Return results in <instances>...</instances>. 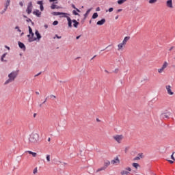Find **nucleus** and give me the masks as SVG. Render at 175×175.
I'll use <instances>...</instances> for the list:
<instances>
[{
	"label": "nucleus",
	"instance_id": "obj_52",
	"mask_svg": "<svg viewBox=\"0 0 175 175\" xmlns=\"http://www.w3.org/2000/svg\"><path fill=\"white\" fill-rule=\"evenodd\" d=\"M81 37V35L78 36L76 37V39H77V40H79V39H80Z\"/></svg>",
	"mask_w": 175,
	"mask_h": 175
},
{
	"label": "nucleus",
	"instance_id": "obj_64",
	"mask_svg": "<svg viewBox=\"0 0 175 175\" xmlns=\"http://www.w3.org/2000/svg\"><path fill=\"white\" fill-rule=\"evenodd\" d=\"M24 18H28V17L25 15H23Z\"/></svg>",
	"mask_w": 175,
	"mask_h": 175
},
{
	"label": "nucleus",
	"instance_id": "obj_55",
	"mask_svg": "<svg viewBox=\"0 0 175 175\" xmlns=\"http://www.w3.org/2000/svg\"><path fill=\"white\" fill-rule=\"evenodd\" d=\"M30 35H31V38H33V36H34L33 33H31Z\"/></svg>",
	"mask_w": 175,
	"mask_h": 175
},
{
	"label": "nucleus",
	"instance_id": "obj_9",
	"mask_svg": "<svg viewBox=\"0 0 175 175\" xmlns=\"http://www.w3.org/2000/svg\"><path fill=\"white\" fill-rule=\"evenodd\" d=\"M166 5L167 8H170V9H173V1L172 0L167 1Z\"/></svg>",
	"mask_w": 175,
	"mask_h": 175
},
{
	"label": "nucleus",
	"instance_id": "obj_6",
	"mask_svg": "<svg viewBox=\"0 0 175 175\" xmlns=\"http://www.w3.org/2000/svg\"><path fill=\"white\" fill-rule=\"evenodd\" d=\"M170 116V112H164L161 114L160 117L163 120H167L169 119Z\"/></svg>",
	"mask_w": 175,
	"mask_h": 175
},
{
	"label": "nucleus",
	"instance_id": "obj_46",
	"mask_svg": "<svg viewBox=\"0 0 175 175\" xmlns=\"http://www.w3.org/2000/svg\"><path fill=\"white\" fill-rule=\"evenodd\" d=\"M7 54H8L7 53L3 54L2 56H1V58H5V57H6Z\"/></svg>",
	"mask_w": 175,
	"mask_h": 175
},
{
	"label": "nucleus",
	"instance_id": "obj_59",
	"mask_svg": "<svg viewBox=\"0 0 175 175\" xmlns=\"http://www.w3.org/2000/svg\"><path fill=\"white\" fill-rule=\"evenodd\" d=\"M1 61L2 62H3L5 60L3 59V57H1Z\"/></svg>",
	"mask_w": 175,
	"mask_h": 175
},
{
	"label": "nucleus",
	"instance_id": "obj_33",
	"mask_svg": "<svg viewBox=\"0 0 175 175\" xmlns=\"http://www.w3.org/2000/svg\"><path fill=\"white\" fill-rule=\"evenodd\" d=\"M55 8H57V5L55 4H52L51 6V9H52V10L55 9Z\"/></svg>",
	"mask_w": 175,
	"mask_h": 175
},
{
	"label": "nucleus",
	"instance_id": "obj_60",
	"mask_svg": "<svg viewBox=\"0 0 175 175\" xmlns=\"http://www.w3.org/2000/svg\"><path fill=\"white\" fill-rule=\"evenodd\" d=\"M55 1H57V0H49V2H55Z\"/></svg>",
	"mask_w": 175,
	"mask_h": 175
},
{
	"label": "nucleus",
	"instance_id": "obj_26",
	"mask_svg": "<svg viewBox=\"0 0 175 175\" xmlns=\"http://www.w3.org/2000/svg\"><path fill=\"white\" fill-rule=\"evenodd\" d=\"M72 8L73 9H75L78 12V13H80V12H81L80 10H79V8H77L76 5H75V4H72Z\"/></svg>",
	"mask_w": 175,
	"mask_h": 175
},
{
	"label": "nucleus",
	"instance_id": "obj_31",
	"mask_svg": "<svg viewBox=\"0 0 175 175\" xmlns=\"http://www.w3.org/2000/svg\"><path fill=\"white\" fill-rule=\"evenodd\" d=\"M72 14H74L75 16H80V14L77 13L76 10L72 11Z\"/></svg>",
	"mask_w": 175,
	"mask_h": 175
},
{
	"label": "nucleus",
	"instance_id": "obj_20",
	"mask_svg": "<svg viewBox=\"0 0 175 175\" xmlns=\"http://www.w3.org/2000/svg\"><path fill=\"white\" fill-rule=\"evenodd\" d=\"M36 36H37V38L38 40H40L42 38V36H40V33H39V31L36 30V32H35Z\"/></svg>",
	"mask_w": 175,
	"mask_h": 175
},
{
	"label": "nucleus",
	"instance_id": "obj_1",
	"mask_svg": "<svg viewBox=\"0 0 175 175\" xmlns=\"http://www.w3.org/2000/svg\"><path fill=\"white\" fill-rule=\"evenodd\" d=\"M17 76H18V70L12 72L10 74L8 75L9 79L5 82L4 84H9V83L14 81Z\"/></svg>",
	"mask_w": 175,
	"mask_h": 175
},
{
	"label": "nucleus",
	"instance_id": "obj_45",
	"mask_svg": "<svg viewBox=\"0 0 175 175\" xmlns=\"http://www.w3.org/2000/svg\"><path fill=\"white\" fill-rule=\"evenodd\" d=\"M113 10H114V9H113V8H110L108 10V11H109V12H113Z\"/></svg>",
	"mask_w": 175,
	"mask_h": 175
},
{
	"label": "nucleus",
	"instance_id": "obj_11",
	"mask_svg": "<svg viewBox=\"0 0 175 175\" xmlns=\"http://www.w3.org/2000/svg\"><path fill=\"white\" fill-rule=\"evenodd\" d=\"M124 46H125L122 42V43H120L118 45V51H122L124 50Z\"/></svg>",
	"mask_w": 175,
	"mask_h": 175
},
{
	"label": "nucleus",
	"instance_id": "obj_54",
	"mask_svg": "<svg viewBox=\"0 0 175 175\" xmlns=\"http://www.w3.org/2000/svg\"><path fill=\"white\" fill-rule=\"evenodd\" d=\"M96 12H99V10H100V8L99 7H98L96 9Z\"/></svg>",
	"mask_w": 175,
	"mask_h": 175
},
{
	"label": "nucleus",
	"instance_id": "obj_2",
	"mask_svg": "<svg viewBox=\"0 0 175 175\" xmlns=\"http://www.w3.org/2000/svg\"><path fill=\"white\" fill-rule=\"evenodd\" d=\"M39 142V134L37 133H32L30 135L29 143L30 144H36Z\"/></svg>",
	"mask_w": 175,
	"mask_h": 175
},
{
	"label": "nucleus",
	"instance_id": "obj_14",
	"mask_svg": "<svg viewBox=\"0 0 175 175\" xmlns=\"http://www.w3.org/2000/svg\"><path fill=\"white\" fill-rule=\"evenodd\" d=\"M26 152H28V154H30V155H32L33 158H36V157L38 156V154L36 152H33L31 150H27L26 151Z\"/></svg>",
	"mask_w": 175,
	"mask_h": 175
},
{
	"label": "nucleus",
	"instance_id": "obj_37",
	"mask_svg": "<svg viewBox=\"0 0 175 175\" xmlns=\"http://www.w3.org/2000/svg\"><path fill=\"white\" fill-rule=\"evenodd\" d=\"M40 9L41 12H43V10H44V7H43V5H40Z\"/></svg>",
	"mask_w": 175,
	"mask_h": 175
},
{
	"label": "nucleus",
	"instance_id": "obj_15",
	"mask_svg": "<svg viewBox=\"0 0 175 175\" xmlns=\"http://www.w3.org/2000/svg\"><path fill=\"white\" fill-rule=\"evenodd\" d=\"M111 163L112 165H115V163H120V159H118V157H116L115 159H113L111 161Z\"/></svg>",
	"mask_w": 175,
	"mask_h": 175
},
{
	"label": "nucleus",
	"instance_id": "obj_17",
	"mask_svg": "<svg viewBox=\"0 0 175 175\" xmlns=\"http://www.w3.org/2000/svg\"><path fill=\"white\" fill-rule=\"evenodd\" d=\"M27 38H29V42H35V40H36V38H32L31 37V34L29 33V35H27Z\"/></svg>",
	"mask_w": 175,
	"mask_h": 175
},
{
	"label": "nucleus",
	"instance_id": "obj_24",
	"mask_svg": "<svg viewBox=\"0 0 175 175\" xmlns=\"http://www.w3.org/2000/svg\"><path fill=\"white\" fill-rule=\"evenodd\" d=\"M90 12H91V9L88 10L87 12H86V13L84 14L85 18L86 17H88V14H90Z\"/></svg>",
	"mask_w": 175,
	"mask_h": 175
},
{
	"label": "nucleus",
	"instance_id": "obj_61",
	"mask_svg": "<svg viewBox=\"0 0 175 175\" xmlns=\"http://www.w3.org/2000/svg\"><path fill=\"white\" fill-rule=\"evenodd\" d=\"M105 73H108V74L110 73L109 72L107 71V70H105Z\"/></svg>",
	"mask_w": 175,
	"mask_h": 175
},
{
	"label": "nucleus",
	"instance_id": "obj_58",
	"mask_svg": "<svg viewBox=\"0 0 175 175\" xmlns=\"http://www.w3.org/2000/svg\"><path fill=\"white\" fill-rule=\"evenodd\" d=\"M44 28H46V29L49 28V25H44Z\"/></svg>",
	"mask_w": 175,
	"mask_h": 175
},
{
	"label": "nucleus",
	"instance_id": "obj_36",
	"mask_svg": "<svg viewBox=\"0 0 175 175\" xmlns=\"http://www.w3.org/2000/svg\"><path fill=\"white\" fill-rule=\"evenodd\" d=\"M28 28H29V33L30 34L32 33H33V32H32V28H31V26H29Z\"/></svg>",
	"mask_w": 175,
	"mask_h": 175
},
{
	"label": "nucleus",
	"instance_id": "obj_62",
	"mask_svg": "<svg viewBox=\"0 0 175 175\" xmlns=\"http://www.w3.org/2000/svg\"><path fill=\"white\" fill-rule=\"evenodd\" d=\"M45 102H47V98H45V100L43 102V103H44Z\"/></svg>",
	"mask_w": 175,
	"mask_h": 175
},
{
	"label": "nucleus",
	"instance_id": "obj_53",
	"mask_svg": "<svg viewBox=\"0 0 175 175\" xmlns=\"http://www.w3.org/2000/svg\"><path fill=\"white\" fill-rule=\"evenodd\" d=\"M173 49H174V46H172L170 49L169 51H172L173 50Z\"/></svg>",
	"mask_w": 175,
	"mask_h": 175
},
{
	"label": "nucleus",
	"instance_id": "obj_22",
	"mask_svg": "<svg viewBox=\"0 0 175 175\" xmlns=\"http://www.w3.org/2000/svg\"><path fill=\"white\" fill-rule=\"evenodd\" d=\"M132 166L135 167V169H137V167H140V165L137 163H133Z\"/></svg>",
	"mask_w": 175,
	"mask_h": 175
},
{
	"label": "nucleus",
	"instance_id": "obj_39",
	"mask_svg": "<svg viewBox=\"0 0 175 175\" xmlns=\"http://www.w3.org/2000/svg\"><path fill=\"white\" fill-rule=\"evenodd\" d=\"M157 2V0H149V3H155Z\"/></svg>",
	"mask_w": 175,
	"mask_h": 175
},
{
	"label": "nucleus",
	"instance_id": "obj_56",
	"mask_svg": "<svg viewBox=\"0 0 175 175\" xmlns=\"http://www.w3.org/2000/svg\"><path fill=\"white\" fill-rule=\"evenodd\" d=\"M55 36L57 39H61V36H58V35H55Z\"/></svg>",
	"mask_w": 175,
	"mask_h": 175
},
{
	"label": "nucleus",
	"instance_id": "obj_29",
	"mask_svg": "<svg viewBox=\"0 0 175 175\" xmlns=\"http://www.w3.org/2000/svg\"><path fill=\"white\" fill-rule=\"evenodd\" d=\"M109 165H110V161H107L105 163L104 167H107V166H109Z\"/></svg>",
	"mask_w": 175,
	"mask_h": 175
},
{
	"label": "nucleus",
	"instance_id": "obj_25",
	"mask_svg": "<svg viewBox=\"0 0 175 175\" xmlns=\"http://www.w3.org/2000/svg\"><path fill=\"white\" fill-rule=\"evenodd\" d=\"M9 5H10V0H7L6 8L4 9V12H6V10L8 9V6H9Z\"/></svg>",
	"mask_w": 175,
	"mask_h": 175
},
{
	"label": "nucleus",
	"instance_id": "obj_63",
	"mask_svg": "<svg viewBox=\"0 0 175 175\" xmlns=\"http://www.w3.org/2000/svg\"><path fill=\"white\" fill-rule=\"evenodd\" d=\"M96 57V55H94L92 59H91V61H92V59H94V58H95Z\"/></svg>",
	"mask_w": 175,
	"mask_h": 175
},
{
	"label": "nucleus",
	"instance_id": "obj_42",
	"mask_svg": "<svg viewBox=\"0 0 175 175\" xmlns=\"http://www.w3.org/2000/svg\"><path fill=\"white\" fill-rule=\"evenodd\" d=\"M113 72L117 74L118 72H120V69L116 68Z\"/></svg>",
	"mask_w": 175,
	"mask_h": 175
},
{
	"label": "nucleus",
	"instance_id": "obj_48",
	"mask_svg": "<svg viewBox=\"0 0 175 175\" xmlns=\"http://www.w3.org/2000/svg\"><path fill=\"white\" fill-rule=\"evenodd\" d=\"M50 97H51V98H54V99H55V98H57L55 96H54V95H53V94H51V95L50 96Z\"/></svg>",
	"mask_w": 175,
	"mask_h": 175
},
{
	"label": "nucleus",
	"instance_id": "obj_23",
	"mask_svg": "<svg viewBox=\"0 0 175 175\" xmlns=\"http://www.w3.org/2000/svg\"><path fill=\"white\" fill-rule=\"evenodd\" d=\"M167 65H168V64L167 63V62H164V63H163V64L161 68L163 69H166V68H167Z\"/></svg>",
	"mask_w": 175,
	"mask_h": 175
},
{
	"label": "nucleus",
	"instance_id": "obj_3",
	"mask_svg": "<svg viewBox=\"0 0 175 175\" xmlns=\"http://www.w3.org/2000/svg\"><path fill=\"white\" fill-rule=\"evenodd\" d=\"M113 139L118 143V144H121V142L124 139V135H116L113 136Z\"/></svg>",
	"mask_w": 175,
	"mask_h": 175
},
{
	"label": "nucleus",
	"instance_id": "obj_43",
	"mask_svg": "<svg viewBox=\"0 0 175 175\" xmlns=\"http://www.w3.org/2000/svg\"><path fill=\"white\" fill-rule=\"evenodd\" d=\"M26 21H27V23H32V20H31V18H27Z\"/></svg>",
	"mask_w": 175,
	"mask_h": 175
},
{
	"label": "nucleus",
	"instance_id": "obj_7",
	"mask_svg": "<svg viewBox=\"0 0 175 175\" xmlns=\"http://www.w3.org/2000/svg\"><path fill=\"white\" fill-rule=\"evenodd\" d=\"M168 95H174V92H172V86L167 85L165 86Z\"/></svg>",
	"mask_w": 175,
	"mask_h": 175
},
{
	"label": "nucleus",
	"instance_id": "obj_47",
	"mask_svg": "<svg viewBox=\"0 0 175 175\" xmlns=\"http://www.w3.org/2000/svg\"><path fill=\"white\" fill-rule=\"evenodd\" d=\"M168 162H170V163H174V161H172V160H167Z\"/></svg>",
	"mask_w": 175,
	"mask_h": 175
},
{
	"label": "nucleus",
	"instance_id": "obj_32",
	"mask_svg": "<svg viewBox=\"0 0 175 175\" xmlns=\"http://www.w3.org/2000/svg\"><path fill=\"white\" fill-rule=\"evenodd\" d=\"M157 70H158L159 73H162V72H163V70H165V69L161 67V68H159Z\"/></svg>",
	"mask_w": 175,
	"mask_h": 175
},
{
	"label": "nucleus",
	"instance_id": "obj_38",
	"mask_svg": "<svg viewBox=\"0 0 175 175\" xmlns=\"http://www.w3.org/2000/svg\"><path fill=\"white\" fill-rule=\"evenodd\" d=\"M46 161L47 162H50V154L46 155Z\"/></svg>",
	"mask_w": 175,
	"mask_h": 175
},
{
	"label": "nucleus",
	"instance_id": "obj_28",
	"mask_svg": "<svg viewBox=\"0 0 175 175\" xmlns=\"http://www.w3.org/2000/svg\"><path fill=\"white\" fill-rule=\"evenodd\" d=\"M92 18H93V19L98 18V14L96 12L94 13Z\"/></svg>",
	"mask_w": 175,
	"mask_h": 175
},
{
	"label": "nucleus",
	"instance_id": "obj_27",
	"mask_svg": "<svg viewBox=\"0 0 175 175\" xmlns=\"http://www.w3.org/2000/svg\"><path fill=\"white\" fill-rule=\"evenodd\" d=\"M125 1H126V0H118V5H122V3H124Z\"/></svg>",
	"mask_w": 175,
	"mask_h": 175
},
{
	"label": "nucleus",
	"instance_id": "obj_5",
	"mask_svg": "<svg viewBox=\"0 0 175 175\" xmlns=\"http://www.w3.org/2000/svg\"><path fill=\"white\" fill-rule=\"evenodd\" d=\"M32 8H33L32 3H31V1H30L28 3L27 8V10H26V12H27V14H31L32 13Z\"/></svg>",
	"mask_w": 175,
	"mask_h": 175
},
{
	"label": "nucleus",
	"instance_id": "obj_16",
	"mask_svg": "<svg viewBox=\"0 0 175 175\" xmlns=\"http://www.w3.org/2000/svg\"><path fill=\"white\" fill-rule=\"evenodd\" d=\"M140 158H143V153L138 154V157L133 159V161H140Z\"/></svg>",
	"mask_w": 175,
	"mask_h": 175
},
{
	"label": "nucleus",
	"instance_id": "obj_13",
	"mask_svg": "<svg viewBox=\"0 0 175 175\" xmlns=\"http://www.w3.org/2000/svg\"><path fill=\"white\" fill-rule=\"evenodd\" d=\"M129 39H131L130 36H126L123 41L122 42V43L125 46V44H126V43L128 42V40H129Z\"/></svg>",
	"mask_w": 175,
	"mask_h": 175
},
{
	"label": "nucleus",
	"instance_id": "obj_41",
	"mask_svg": "<svg viewBox=\"0 0 175 175\" xmlns=\"http://www.w3.org/2000/svg\"><path fill=\"white\" fill-rule=\"evenodd\" d=\"M53 25H58V21H55L53 23Z\"/></svg>",
	"mask_w": 175,
	"mask_h": 175
},
{
	"label": "nucleus",
	"instance_id": "obj_19",
	"mask_svg": "<svg viewBox=\"0 0 175 175\" xmlns=\"http://www.w3.org/2000/svg\"><path fill=\"white\" fill-rule=\"evenodd\" d=\"M67 17V21L68 22V27L70 28H72V19H70V17L66 16Z\"/></svg>",
	"mask_w": 175,
	"mask_h": 175
},
{
	"label": "nucleus",
	"instance_id": "obj_10",
	"mask_svg": "<svg viewBox=\"0 0 175 175\" xmlns=\"http://www.w3.org/2000/svg\"><path fill=\"white\" fill-rule=\"evenodd\" d=\"M52 14H53V16H61V15H62V16H66V14H66V13H65V12H53L52 13Z\"/></svg>",
	"mask_w": 175,
	"mask_h": 175
},
{
	"label": "nucleus",
	"instance_id": "obj_50",
	"mask_svg": "<svg viewBox=\"0 0 175 175\" xmlns=\"http://www.w3.org/2000/svg\"><path fill=\"white\" fill-rule=\"evenodd\" d=\"M40 75H42V72H39L38 74L36 75H35V77H38V76H40Z\"/></svg>",
	"mask_w": 175,
	"mask_h": 175
},
{
	"label": "nucleus",
	"instance_id": "obj_57",
	"mask_svg": "<svg viewBox=\"0 0 175 175\" xmlns=\"http://www.w3.org/2000/svg\"><path fill=\"white\" fill-rule=\"evenodd\" d=\"M19 5H21V6H24V4L21 1L19 3Z\"/></svg>",
	"mask_w": 175,
	"mask_h": 175
},
{
	"label": "nucleus",
	"instance_id": "obj_21",
	"mask_svg": "<svg viewBox=\"0 0 175 175\" xmlns=\"http://www.w3.org/2000/svg\"><path fill=\"white\" fill-rule=\"evenodd\" d=\"M72 22L74 23L73 27H75V28H77L79 24V22H77V21H76L75 19H73Z\"/></svg>",
	"mask_w": 175,
	"mask_h": 175
},
{
	"label": "nucleus",
	"instance_id": "obj_35",
	"mask_svg": "<svg viewBox=\"0 0 175 175\" xmlns=\"http://www.w3.org/2000/svg\"><path fill=\"white\" fill-rule=\"evenodd\" d=\"M174 152H172V154L171 155V159H172L173 161H175V159H174Z\"/></svg>",
	"mask_w": 175,
	"mask_h": 175
},
{
	"label": "nucleus",
	"instance_id": "obj_30",
	"mask_svg": "<svg viewBox=\"0 0 175 175\" xmlns=\"http://www.w3.org/2000/svg\"><path fill=\"white\" fill-rule=\"evenodd\" d=\"M106 169V167L103 166L101 168H99L97 170V172H102V170H105Z\"/></svg>",
	"mask_w": 175,
	"mask_h": 175
},
{
	"label": "nucleus",
	"instance_id": "obj_4",
	"mask_svg": "<svg viewBox=\"0 0 175 175\" xmlns=\"http://www.w3.org/2000/svg\"><path fill=\"white\" fill-rule=\"evenodd\" d=\"M132 172V168H131L130 167H127L125 168V170H122L120 172V174L121 175H129L131 174V172Z\"/></svg>",
	"mask_w": 175,
	"mask_h": 175
},
{
	"label": "nucleus",
	"instance_id": "obj_18",
	"mask_svg": "<svg viewBox=\"0 0 175 175\" xmlns=\"http://www.w3.org/2000/svg\"><path fill=\"white\" fill-rule=\"evenodd\" d=\"M18 44L20 49H23V50H25V45L24 44V43H23L21 42H18Z\"/></svg>",
	"mask_w": 175,
	"mask_h": 175
},
{
	"label": "nucleus",
	"instance_id": "obj_8",
	"mask_svg": "<svg viewBox=\"0 0 175 175\" xmlns=\"http://www.w3.org/2000/svg\"><path fill=\"white\" fill-rule=\"evenodd\" d=\"M33 14H34V16H36V17H40V16H42V12H40L39 10H35L33 12Z\"/></svg>",
	"mask_w": 175,
	"mask_h": 175
},
{
	"label": "nucleus",
	"instance_id": "obj_44",
	"mask_svg": "<svg viewBox=\"0 0 175 175\" xmlns=\"http://www.w3.org/2000/svg\"><path fill=\"white\" fill-rule=\"evenodd\" d=\"M15 29H18V32H21V30L20 29V27H18V26H16V27H15Z\"/></svg>",
	"mask_w": 175,
	"mask_h": 175
},
{
	"label": "nucleus",
	"instance_id": "obj_40",
	"mask_svg": "<svg viewBox=\"0 0 175 175\" xmlns=\"http://www.w3.org/2000/svg\"><path fill=\"white\" fill-rule=\"evenodd\" d=\"M37 3H38V5H40V6H41V5H43V1H38L37 2Z\"/></svg>",
	"mask_w": 175,
	"mask_h": 175
},
{
	"label": "nucleus",
	"instance_id": "obj_34",
	"mask_svg": "<svg viewBox=\"0 0 175 175\" xmlns=\"http://www.w3.org/2000/svg\"><path fill=\"white\" fill-rule=\"evenodd\" d=\"M33 173V174H36V173H38V167L34 168Z\"/></svg>",
	"mask_w": 175,
	"mask_h": 175
},
{
	"label": "nucleus",
	"instance_id": "obj_49",
	"mask_svg": "<svg viewBox=\"0 0 175 175\" xmlns=\"http://www.w3.org/2000/svg\"><path fill=\"white\" fill-rule=\"evenodd\" d=\"M5 48L7 49V50H10V47L8 46L7 45L5 46Z\"/></svg>",
	"mask_w": 175,
	"mask_h": 175
},
{
	"label": "nucleus",
	"instance_id": "obj_12",
	"mask_svg": "<svg viewBox=\"0 0 175 175\" xmlns=\"http://www.w3.org/2000/svg\"><path fill=\"white\" fill-rule=\"evenodd\" d=\"M105 23H106V19L103 18L100 21H98L96 24L97 25H103V24H105Z\"/></svg>",
	"mask_w": 175,
	"mask_h": 175
},
{
	"label": "nucleus",
	"instance_id": "obj_51",
	"mask_svg": "<svg viewBox=\"0 0 175 175\" xmlns=\"http://www.w3.org/2000/svg\"><path fill=\"white\" fill-rule=\"evenodd\" d=\"M120 12H122V9H119L117 10V13H120Z\"/></svg>",
	"mask_w": 175,
	"mask_h": 175
}]
</instances>
